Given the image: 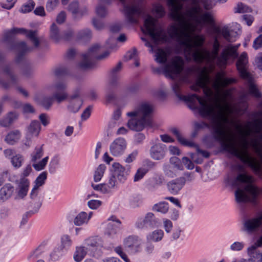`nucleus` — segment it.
Wrapping results in <instances>:
<instances>
[{"label":"nucleus","instance_id":"1","mask_svg":"<svg viewBox=\"0 0 262 262\" xmlns=\"http://www.w3.org/2000/svg\"><path fill=\"white\" fill-rule=\"evenodd\" d=\"M186 103L190 110H198L202 117L210 118L213 131V137L216 141L220 142L223 150L229 152L239 159L243 163L250 167L255 174H259L262 173L260 165L249 156L248 151H239L231 140L227 137L225 123L228 122V119L221 112L215 113L212 105L208 104L205 98L195 94L189 95Z\"/></svg>","mask_w":262,"mask_h":262},{"label":"nucleus","instance_id":"2","mask_svg":"<svg viewBox=\"0 0 262 262\" xmlns=\"http://www.w3.org/2000/svg\"><path fill=\"white\" fill-rule=\"evenodd\" d=\"M101 46L99 44H95L92 46L88 50V52L82 54L81 56L83 60L78 64L79 68L82 70L92 69L96 67V61L91 60L92 59L96 60H102L105 58L110 55L108 51H105L101 55H98Z\"/></svg>","mask_w":262,"mask_h":262},{"label":"nucleus","instance_id":"3","mask_svg":"<svg viewBox=\"0 0 262 262\" xmlns=\"http://www.w3.org/2000/svg\"><path fill=\"white\" fill-rule=\"evenodd\" d=\"M184 61L181 57L177 56L163 68L165 76L171 79H174L177 75L180 74L183 69Z\"/></svg>","mask_w":262,"mask_h":262},{"label":"nucleus","instance_id":"4","mask_svg":"<svg viewBox=\"0 0 262 262\" xmlns=\"http://www.w3.org/2000/svg\"><path fill=\"white\" fill-rule=\"evenodd\" d=\"M127 116L130 117L127 122L128 127L133 130L140 132L147 126H151L150 120L145 119L144 118H138V112L133 111L128 112Z\"/></svg>","mask_w":262,"mask_h":262},{"label":"nucleus","instance_id":"5","mask_svg":"<svg viewBox=\"0 0 262 262\" xmlns=\"http://www.w3.org/2000/svg\"><path fill=\"white\" fill-rule=\"evenodd\" d=\"M201 19L205 24H208L212 26L213 31L217 34H221L227 41L229 42L233 41L231 38V32L228 27L224 26L221 29L219 27L216 26L215 20L210 13H204L202 15Z\"/></svg>","mask_w":262,"mask_h":262},{"label":"nucleus","instance_id":"6","mask_svg":"<svg viewBox=\"0 0 262 262\" xmlns=\"http://www.w3.org/2000/svg\"><path fill=\"white\" fill-rule=\"evenodd\" d=\"M235 63L236 70L239 77L244 79H250L252 75L248 71L249 57L246 52H242L236 58Z\"/></svg>","mask_w":262,"mask_h":262},{"label":"nucleus","instance_id":"7","mask_svg":"<svg viewBox=\"0 0 262 262\" xmlns=\"http://www.w3.org/2000/svg\"><path fill=\"white\" fill-rule=\"evenodd\" d=\"M239 45H229L224 49L217 58L219 63L226 65L228 60L231 58L236 59L238 56V49Z\"/></svg>","mask_w":262,"mask_h":262},{"label":"nucleus","instance_id":"8","mask_svg":"<svg viewBox=\"0 0 262 262\" xmlns=\"http://www.w3.org/2000/svg\"><path fill=\"white\" fill-rule=\"evenodd\" d=\"M112 174L121 183H124L130 172V166H123L119 163L115 162L112 165Z\"/></svg>","mask_w":262,"mask_h":262},{"label":"nucleus","instance_id":"9","mask_svg":"<svg viewBox=\"0 0 262 262\" xmlns=\"http://www.w3.org/2000/svg\"><path fill=\"white\" fill-rule=\"evenodd\" d=\"M142 240L137 235H129L123 241L125 248L130 253L135 254L142 250Z\"/></svg>","mask_w":262,"mask_h":262},{"label":"nucleus","instance_id":"10","mask_svg":"<svg viewBox=\"0 0 262 262\" xmlns=\"http://www.w3.org/2000/svg\"><path fill=\"white\" fill-rule=\"evenodd\" d=\"M124 13L127 21L130 24H137L138 19L134 17V15L139 16L142 14L141 8L138 6L124 5Z\"/></svg>","mask_w":262,"mask_h":262},{"label":"nucleus","instance_id":"11","mask_svg":"<svg viewBox=\"0 0 262 262\" xmlns=\"http://www.w3.org/2000/svg\"><path fill=\"white\" fill-rule=\"evenodd\" d=\"M12 32L13 34L25 35L34 45L35 48H38L40 44L39 38L37 37V32L36 30H27L23 28H13Z\"/></svg>","mask_w":262,"mask_h":262},{"label":"nucleus","instance_id":"12","mask_svg":"<svg viewBox=\"0 0 262 262\" xmlns=\"http://www.w3.org/2000/svg\"><path fill=\"white\" fill-rule=\"evenodd\" d=\"M186 182V178L181 177L167 182L166 186L168 191L173 195H177L184 186Z\"/></svg>","mask_w":262,"mask_h":262},{"label":"nucleus","instance_id":"13","mask_svg":"<svg viewBox=\"0 0 262 262\" xmlns=\"http://www.w3.org/2000/svg\"><path fill=\"white\" fill-rule=\"evenodd\" d=\"M191 41L190 36L189 38H185L184 41H181V45L185 47V51L188 52L189 55L193 48H197L201 47L203 45L205 41V38L202 35H198L194 37L193 44L191 43Z\"/></svg>","mask_w":262,"mask_h":262},{"label":"nucleus","instance_id":"14","mask_svg":"<svg viewBox=\"0 0 262 262\" xmlns=\"http://www.w3.org/2000/svg\"><path fill=\"white\" fill-rule=\"evenodd\" d=\"M126 147V143L125 139L118 138L111 144L110 151L113 156L118 157L123 154Z\"/></svg>","mask_w":262,"mask_h":262},{"label":"nucleus","instance_id":"15","mask_svg":"<svg viewBox=\"0 0 262 262\" xmlns=\"http://www.w3.org/2000/svg\"><path fill=\"white\" fill-rule=\"evenodd\" d=\"M167 4L171 8L170 17L178 21L182 20L183 16L181 11L183 8L182 4L178 0H167Z\"/></svg>","mask_w":262,"mask_h":262},{"label":"nucleus","instance_id":"16","mask_svg":"<svg viewBox=\"0 0 262 262\" xmlns=\"http://www.w3.org/2000/svg\"><path fill=\"white\" fill-rule=\"evenodd\" d=\"M167 148L165 144L161 143L154 144L150 148V157L155 160L163 159L166 155Z\"/></svg>","mask_w":262,"mask_h":262},{"label":"nucleus","instance_id":"17","mask_svg":"<svg viewBox=\"0 0 262 262\" xmlns=\"http://www.w3.org/2000/svg\"><path fill=\"white\" fill-rule=\"evenodd\" d=\"M157 219L154 213L148 212L146 214L144 219L139 220L136 225L137 228L142 229L144 228H154L157 225Z\"/></svg>","mask_w":262,"mask_h":262},{"label":"nucleus","instance_id":"18","mask_svg":"<svg viewBox=\"0 0 262 262\" xmlns=\"http://www.w3.org/2000/svg\"><path fill=\"white\" fill-rule=\"evenodd\" d=\"M109 221L115 222L114 223H109L106 228L105 234L110 237H114V236L119 232L120 229L121 222L117 219L116 216L112 215L109 219Z\"/></svg>","mask_w":262,"mask_h":262},{"label":"nucleus","instance_id":"19","mask_svg":"<svg viewBox=\"0 0 262 262\" xmlns=\"http://www.w3.org/2000/svg\"><path fill=\"white\" fill-rule=\"evenodd\" d=\"M68 110L73 113H77L80 108L83 104L82 100L80 98L79 92L77 91L74 94L69 98Z\"/></svg>","mask_w":262,"mask_h":262},{"label":"nucleus","instance_id":"20","mask_svg":"<svg viewBox=\"0 0 262 262\" xmlns=\"http://www.w3.org/2000/svg\"><path fill=\"white\" fill-rule=\"evenodd\" d=\"M14 46L18 51L15 58V62L17 63H20L24 60L25 54L32 50V48L28 47L25 41L17 42L14 45Z\"/></svg>","mask_w":262,"mask_h":262},{"label":"nucleus","instance_id":"21","mask_svg":"<svg viewBox=\"0 0 262 262\" xmlns=\"http://www.w3.org/2000/svg\"><path fill=\"white\" fill-rule=\"evenodd\" d=\"M4 73L9 77L10 80L7 81H4L0 79V85L2 88L5 89H7L11 85L16 84L17 83V77L11 71V69L10 65L6 66L4 69Z\"/></svg>","mask_w":262,"mask_h":262},{"label":"nucleus","instance_id":"22","mask_svg":"<svg viewBox=\"0 0 262 262\" xmlns=\"http://www.w3.org/2000/svg\"><path fill=\"white\" fill-rule=\"evenodd\" d=\"M69 10L72 12L75 19L81 18L87 13V9L85 7L79 9V3L77 1H73L69 5Z\"/></svg>","mask_w":262,"mask_h":262},{"label":"nucleus","instance_id":"23","mask_svg":"<svg viewBox=\"0 0 262 262\" xmlns=\"http://www.w3.org/2000/svg\"><path fill=\"white\" fill-rule=\"evenodd\" d=\"M196 71L199 73L195 83L200 88H206V82L208 79V71L206 67L202 69L198 68Z\"/></svg>","mask_w":262,"mask_h":262},{"label":"nucleus","instance_id":"24","mask_svg":"<svg viewBox=\"0 0 262 262\" xmlns=\"http://www.w3.org/2000/svg\"><path fill=\"white\" fill-rule=\"evenodd\" d=\"M247 253L249 256L250 262H261L262 252L256 248V246L252 245L249 247Z\"/></svg>","mask_w":262,"mask_h":262},{"label":"nucleus","instance_id":"25","mask_svg":"<svg viewBox=\"0 0 262 262\" xmlns=\"http://www.w3.org/2000/svg\"><path fill=\"white\" fill-rule=\"evenodd\" d=\"M223 72L219 73L216 75L217 81L214 84L215 88L219 86H227L231 84L236 82V80L234 78L225 77Z\"/></svg>","mask_w":262,"mask_h":262},{"label":"nucleus","instance_id":"26","mask_svg":"<svg viewBox=\"0 0 262 262\" xmlns=\"http://www.w3.org/2000/svg\"><path fill=\"white\" fill-rule=\"evenodd\" d=\"M136 111L138 112V115L139 114L142 115V118H144L145 119H149L150 120V124H152L151 115L153 112V108L151 105L147 103H143L141 104L139 108Z\"/></svg>","mask_w":262,"mask_h":262},{"label":"nucleus","instance_id":"27","mask_svg":"<svg viewBox=\"0 0 262 262\" xmlns=\"http://www.w3.org/2000/svg\"><path fill=\"white\" fill-rule=\"evenodd\" d=\"M14 192V186L10 183L4 185L0 189V198L3 201L10 199Z\"/></svg>","mask_w":262,"mask_h":262},{"label":"nucleus","instance_id":"28","mask_svg":"<svg viewBox=\"0 0 262 262\" xmlns=\"http://www.w3.org/2000/svg\"><path fill=\"white\" fill-rule=\"evenodd\" d=\"M168 33L171 37H177L178 41L181 45V41H184L185 38H189L190 35L182 31L181 34L179 33L178 28L176 26H172L168 30Z\"/></svg>","mask_w":262,"mask_h":262},{"label":"nucleus","instance_id":"29","mask_svg":"<svg viewBox=\"0 0 262 262\" xmlns=\"http://www.w3.org/2000/svg\"><path fill=\"white\" fill-rule=\"evenodd\" d=\"M261 226L256 220V217L248 219L244 224L245 230L249 233H253L256 231Z\"/></svg>","mask_w":262,"mask_h":262},{"label":"nucleus","instance_id":"30","mask_svg":"<svg viewBox=\"0 0 262 262\" xmlns=\"http://www.w3.org/2000/svg\"><path fill=\"white\" fill-rule=\"evenodd\" d=\"M244 80H247L248 82V93L249 95L256 98H260L262 97V94L254 83L253 76H251L250 79H244Z\"/></svg>","mask_w":262,"mask_h":262},{"label":"nucleus","instance_id":"31","mask_svg":"<svg viewBox=\"0 0 262 262\" xmlns=\"http://www.w3.org/2000/svg\"><path fill=\"white\" fill-rule=\"evenodd\" d=\"M85 245L90 248H97L103 247L102 238L98 236L90 237L85 240Z\"/></svg>","mask_w":262,"mask_h":262},{"label":"nucleus","instance_id":"32","mask_svg":"<svg viewBox=\"0 0 262 262\" xmlns=\"http://www.w3.org/2000/svg\"><path fill=\"white\" fill-rule=\"evenodd\" d=\"M30 182L28 179L25 178H21L19 183V190L18 192V195L23 199L27 194Z\"/></svg>","mask_w":262,"mask_h":262},{"label":"nucleus","instance_id":"33","mask_svg":"<svg viewBox=\"0 0 262 262\" xmlns=\"http://www.w3.org/2000/svg\"><path fill=\"white\" fill-rule=\"evenodd\" d=\"M18 117L15 112H9L6 117L0 120V125L3 127L9 126Z\"/></svg>","mask_w":262,"mask_h":262},{"label":"nucleus","instance_id":"34","mask_svg":"<svg viewBox=\"0 0 262 262\" xmlns=\"http://www.w3.org/2000/svg\"><path fill=\"white\" fill-rule=\"evenodd\" d=\"M20 137V133L19 130H16L10 132L6 137V142L10 145H13L17 142Z\"/></svg>","mask_w":262,"mask_h":262},{"label":"nucleus","instance_id":"35","mask_svg":"<svg viewBox=\"0 0 262 262\" xmlns=\"http://www.w3.org/2000/svg\"><path fill=\"white\" fill-rule=\"evenodd\" d=\"M200 13V8L199 7H193L187 11L186 14L188 16L191 17L194 20L197 24H205L201 19V17L199 18L197 15Z\"/></svg>","mask_w":262,"mask_h":262},{"label":"nucleus","instance_id":"36","mask_svg":"<svg viewBox=\"0 0 262 262\" xmlns=\"http://www.w3.org/2000/svg\"><path fill=\"white\" fill-rule=\"evenodd\" d=\"M40 124L38 121H32L28 127V132L32 136L37 137L40 133Z\"/></svg>","mask_w":262,"mask_h":262},{"label":"nucleus","instance_id":"37","mask_svg":"<svg viewBox=\"0 0 262 262\" xmlns=\"http://www.w3.org/2000/svg\"><path fill=\"white\" fill-rule=\"evenodd\" d=\"M87 253V248L83 246L77 247L74 255V259L80 262L84 258Z\"/></svg>","mask_w":262,"mask_h":262},{"label":"nucleus","instance_id":"38","mask_svg":"<svg viewBox=\"0 0 262 262\" xmlns=\"http://www.w3.org/2000/svg\"><path fill=\"white\" fill-rule=\"evenodd\" d=\"M50 37L56 42H59L62 39L59 28L55 23H53L50 28Z\"/></svg>","mask_w":262,"mask_h":262},{"label":"nucleus","instance_id":"39","mask_svg":"<svg viewBox=\"0 0 262 262\" xmlns=\"http://www.w3.org/2000/svg\"><path fill=\"white\" fill-rule=\"evenodd\" d=\"M171 132L177 137L178 141L183 145L184 146H192L193 145V142L185 139L183 138L179 131L176 128H172L170 130Z\"/></svg>","mask_w":262,"mask_h":262},{"label":"nucleus","instance_id":"40","mask_svg":"<svg viewBox=\"0 0 262 262\" xmlns=\"http://www.w3.org/2000/svg\"><path fill=\"white\" fill-rule=\"evenodd\" d=\"M73 222L76 226H81L88 223V213L84 211L79 212L74 218Z\"/></svg>","mask_w":262,"mask_h":262},{"label":"nucleus","instance_id":"41","mask_svg":"<svg viewBox=\"0 0 262 262\" xmlns=\"http://www.w3.org/2000/svg\"><path fill=\"white\" fill-rule=\"evenodd\" d=\"M106 166L104 164H100L95 171L94 181L95 182H99L103 177L106 170Z\"/></svg>","mask_w":262,"mask_h":262},{"label":"nucleus","instance_id":"42","mask_svg":"<svg viewBox=\"0 0 262 262\" xmlns=\"http://www.w3.org/2000/svg\"><path fill=\"white\" fill-rule=\"evenodd\" d=\"M169 210V204L166 202H161L155 204L152 207V210L165 214Z\"/></svg>","mask_w":262,"mask_h":262},{"label":"nucleus","instance_id":"43","mask_svg":"<svg viewBox=\"0 0 262 262\" xmlns=\"http://www.w3.org/2000/svg\"><path fill=\"white\" fill-rule=\"evenodd\" d=\"M172 90L174 92L176 96L181 100H183L186 102L188 95H183L181 94V88L180 84L178 82H175L172 86Z\"/></svg>","mask_w":262,"mask_h":262},{"label":"nucleus","instance_id":"44","mask_svg":"<svg viewBox=\"0 0 262 262\" xmlns=\"http://www.w3.org/2000/svg\"><path fill=\"white\" fill-rule=\"evenodd\" d=\"M236 201L237 203H246L249 201L248 196L245 192L240 189H238L235 191V193Z\"/></svg>","mask_w":262,"mask_h":262},{"label":"nucleus","instance_id":"45","mask_svg":"<svg viewBox=\"0 0 262 262\" xmlns=\"http://www.w3.org/2000/svg\"><path fill=\"white\" fill-rule=\"evenodd\" d=\"M156 20L152 16L148 15L145 19L144 26L146 30V33H147L155 28Z\"/></svg>","mask_w":262,"mask_h":262},{"label":"nucleus","instance_id":"46","mask_svg":"<svg viewBox=\"0 0 262 262\" xmlns=\"http://www.w3.org/2000/svg\"><path fill=\"white\" fill-rule=\"evenodd\" d=\"M91 37L92 32L88 29L82 30L79 31L78 33V39L84 42L90 41Z\"/></svg>","mask_w":262,"mask_h":262},{"label":"nucleus","instance_id":"47","mask_svg":"<svg viewBox=\"0 0 262 262\" xmlns=\"http://www.w3.org/2000/svg\"><path fill=\"white\" fill-rule=\"evenodd\" d=\"M249 184V185L245 187V190L250 193L253 197V199L255 200L259 194V189L257 186L252 184V183Z\"/></svg>","mask_w":262,"mask_h":262},{"label":"nucleus","instance_id":"48","mask_svg":"<svg viewBox=\"0 0 262 262\" xmlns=\"http://www.w3.org/2000/svg\"><path fill=\"white\" fill-rule=\"evenodd\" d=\"M72 244V241L69 235L65 234L61 237V250H68L69 249Z\"/></svg>","mask_w":262,"mask_h":262},{"label":"nucleus","instance_id":"49","mask_svg":"<svg viewBox=\"0 0 262 262\" xmlns=\"http://www.w3.org/2000/svg\"><path fill=\"white\" fill-rule=\"evenodd\" d=\"M164 232L162 230H156L153 231L147 236L148 240L154 242H159L162 239L163 237Z\"/></svg>","mask_w":262,"mask_h":262},{"label":"nucleus","instance_id":"50","mask_svg":"<svg viewBox=\"0 0 262 262\" xmlns=\"http://www.w3.org/2000/svg\"><path fill=\"white\" fill-rule=\"evenodd\" d=\"M122 66L121 62H119L115 67H114L111 71V75L112 80L110 82L112 86L116 85L117 80V73L121 70Z\"/></svg>","mask_w":262,"mask_h":262},{"label":"nucleus","instance_id":"51","mask_svg":"<svg viewBox=\"0 0 262 262\" xmlns=\"http://www.w3.org/2000/svg\"><path fill=\"white\" fill-rule=\"evenodd\" d=\"M117 184V178L112 173L107 182L104 183L105 188L107 189V193H109Z\"/></svg>","mask_w":262,"mask_h":262},{"label":"nucleus","instance_id":"52","mask_svg":"<svg viewBox=\"0 0 262 262\" xmlns=\"http://www.w3.org/2000/svg\"><path fill=\"white\" fill-rule=\"evenodd\" d=\"M54 102V98L51 96H45L42 98L40 105L46 110H49Z\"/></svg>","mask_w":262,"mask_h":262},{"label":"nucleus","instance_id":"53","mask_svg":"<svg viewBox=\"0 0 262 262\" xmlns=\"http://www.w3.org/2000/svg\"><path fill=\"white\" fill-rule=\"evenodd\" d=\"M234 13H244L252 12V9L242 3H238L234 8Z\"/></svg>","mask_w":262,"mask_h":262},{"label":"nucleus","instance_id":"54","mask_svg":"<svg viewBox=\"0 0 262 262\" xmlns=\"http://www.w3.org/2000/svg\"><path fill=\"white\" fill-rule=\"evenodd\" d=\"M191 56L193 61L197 63L202 62L205 58L203 52L199 49H196L192 53Z\"/></svg>","mask_w":262,"mask_h":262},{"label":"nucleus","instance_id":"55","mask_svg":"<svg viewBox=\"0 0 262 262\" xmlns=\"http://www.w3.org/2000/svg\"><path fill=\"white\" fill-rule=\"evenodd\" d=\"M156 60L159 63H164L167 60V54L162 49H159L156 54Z\"/></svg>","mask_w":262,"mask_h":262},{"label":"nucleus","instance_id":"56","mask_svg":"<svg viewBox=\"0 0 262 262\" xmlns=\"http://www.w3.org/2000/svg\"><path fill=\"white\" fill-rule=\"evenodd\" d=\"M47 171H43L40 173L34 182L35 185L38 187L42 186L45 183V181L47 179Z\"/></svg>","mask_w":262,"mask_h":262},{"label":"nucleus","instance_id":"57","mask_svg":"<svg viewBox=\"0 0 262 262\" xmlns=\"http://www.w3.org/2000/svg\"><path fill=\"white\" fill-rule=\"evenodd\" d=\"M43 154V151L42 147H36L34 151L31 154V161L36 162L37 160L40 159Z\"/></svg>","mask_w":262,"mask_h":262},{"label":"nucleus","instance_id":"58","mask_svg":"<svg viewBox=\"0 0 262 262\" xmlns=\"http://www.w3.org/2000/svg\"><path fill=\"white\" fill-rule=\"evenodd\" d=\"M236 180L241 183H252L253 182L252 177L245 173L238 174Z\"/></svg>","mask_w":262,"mask_h":262},{"label":"nucleus","instance_id":"59","mask_svg":"<svg viewBox=\"0 0 262 262\" xmlns=\"http://www.w3.org/2000/svg\"><path fill=\"white\" fill-rule=\"evenodd\" d=\"M24 161L23 157L21 155L18 154L11 158V163L12 165L16 168L20 167L22 165Z\"/></svg>","mask_w":262,"mask_h":262},{"label":"nucleus","instance_id":"60","mask_svg":"<svg viewBox=\"0 0 262 262\" xmlns=\"http://www.w3.org/2000/svg\"><path fill=\"white\" fill-rule=\"evenodd\" d=\"M48 160L49 157L48 156L46 157L38 163H33L32 166L37 171H40L43 170L45 168L48 163Z\"/></svg>","mask_w":262,"mask_h":262},{"label":"nucleus","instance_id":"61","mask_svg":"<svg viewBox=\"0 0 262 262\" xmlns=\"http://www.w3.org/2000/svg\"><path fill=\"white\" fill-rule=\"evenodd\" d=\"M153 11L159 18L163 17L166 14L165 10L161 4H156L153 6Z\"/></svg>","mask_w":262,"mask_h":262},{"label":"nucleus","instance_id":"62","mask_svg":"<svg viewBox=\"0 0 262 262\" xmlns=\"http://www.w3.org/2000/svg\"><path fill=\"white\" fill-rule=\"evenodd\" d=\"M35 5V3L33 0H29L21 7V12L24 13L30 12L34 9Z\"/></svg>","mask_w":262,"mask_h":262},{"label":"nucleus","instance_id":"63","mask_svg":"<svg viewBox=\"0 0 262 262\" xmlns=\"http://www.w3.org/2000/svg\"><path fill=\"white\" fill-rule=\"evenodd\" d=\"M148 172V170L144 168H139L138 169L136 173L135 174L134 181L137 182L142 179L145 174Z\"/></svg>","mask_w":262,"mask_h":262},{"label":"nucleus","instance_id":"64","mask_svg":"<svg viewBox=\"0 0 262 262\" xmlns=\"http://www.w3.org/2000/svg\"><path fill=\"white\" fill-rule=\"evenodd\" d=\"M114 251L125 261L130 262L127 255L123 252L121 246H117L115 248Z\"/></svg>","mask_w":262,"mask_h":262}]
</instances>
